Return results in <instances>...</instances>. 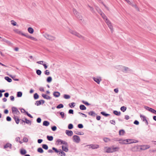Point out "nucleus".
<instances>
[{
  "instance_id": "41",
  "label": "nucleus",
  "mask_w": 156,
  "mask_h": 156,
  "mask_svg": "<svg viewBox=\"0 0 156 156\" xmlns=\"http://www.w3.org/2000/svg\"><path fill=\"white\" fill-rule=\"evenodd\" d=\"M101 113L103 115L106 116L107 117L109 115H110L109 114L106 113L105 112H101Z\"/></svg>"
},
{
  "instance_id": "33",
  "label": "nucleus",
  "mask_w": 156,
  "mask_h": 156,
  "mask_svg": "<svg viewBox=\"0 0 156 156\" xmlns=\"http://www.w3.org/2000/svg\"><path fill=\"white\" fill-rule=\"evenodd\" d=\"M5 79L8 82H11L12 81V79L8 76L5 77Z\"/></svg>"
},
{
  "instance_id": "2",
  "label": "nucleus",
  "mask_w": 156,
  "mask_h": 156,
  "mask_svg": "<svg viewBox=\"0 0 156 156\" xmlns=\"http://www.w3.org/2000/svg\"><path fill=\"white\" fill-rule=\"evenodd\" d=\"M43 36L47 39L50 41H54L55 39V37L47 33H45L43 35Z\"/></svg>"
},
{
  "instance_id": "14",
  "label": "nucleus",
  "mask_w": 156,
  "mask_h": 156,
  "mask_svg": "<svg viewBox=\"0 0 156 156\" xmlns=\"http://www.w3.org/2000/svg\"><path fill=\"white\" fill-rule=\"evenodd\" d=\"M99 13L104 20H105L106 18H107L105 14L101 11L100 10Z\"/></svg>"
},
{
  "instance_id": "20",
  "label": "nucleus",
  "mask_w": 156,
  "mask_h": 156,
  "mask_svg": "<svg viewBox=\"0 0 156 156\" xmlns=\"http://www.w3.org/2000/svg\"><path fill=\"white\" fill-rule=\"evenodd\" d=\"M93 80L98 84L100 83V81H101V79H99L98 78L96 77H94Z\"/></svg>"
},
{
  "instance_id": "8",
  "label": "nucleus",
  "mask_w": 156,
  "mask_h": 156,
  "mask_svg": "<svg viewBox=\"0 0 156 156\" xmlns=\"http://www.w3.org/2000/svg\"><path fill=\"white\" fill-rule=\"evenodd\" d=\"M139 146H136L133 147L131 148V151L134 152L138 151L139 149Z\"/></svg>"
},
{
  "instance_id": "1",
  "label": "nucleus",
  "mask_w": 156,
  "mask_h": 156,
  "mask_svg": "<svg viewBox=\"0 0 156 156\" xmlns=\"http://www.w3.org/2000/svg\"><path fill=\"white\" fill-rule=\"evenodd\" d=\"M69 33H70L73 35H74L82 39V40L85 39L84 37L83 36H82V35L75 31L69 29Z\"/></svg>"
},
{
  "instance_id": "52",
  "label": "nucleus",
  "mask_w": 156,
  "mask_h": 156,
  "mask_svg": "<svg viewBox=\"0 0 156 156\" xmlns=\"http://www.w3.org/2000/svg\"><path fill=\"white\" fill-rule=\"evenodd\" d=\"M36 73L38 75H40L41 74V71L39 69H37L36 71Z\"/></svg>"
},
{
  "instance_id": "38",
  "label": "nucleus",
  "mask_w": 156,
  "mask_h": 156,
  "mask_svg": "<svg viewBox=\"0 0 156 156\" xmlns=\"http://www.w3.org/2000/svg\"><path fill=\"white\" fill-rule=\"evenodd\" d=\"M105 21L108 25L111 24V22L107 18H106V20H105Z\"/></svg>"
},
{
  "instance_id": "58",
  "label": "nucleus",
  "mask_w": 156,
  "mask_h": 156,
  "mask_svg": "<svg viewBox=\"0 0 156 156\" xmlns=\"http://www.w3.org/2000/svg\"><path fill=\"white\" fill-rule=\"evenodd\" d=\"M78 127L80 129H81L83 128V126L82 124H79L78 125Z\"/></svg>"
},
{
  "instance_id": "51",
  "label": "nucleus",
  "mask_w": 156,
  "mask_h": 156,
  "mask_svg": "<svg viewBox=\"0 0 156 156\" xmlns=\"http://www.w3.org/2000/svg\"><path fill=\"white\" fill-rule=\"evenodd\" d=\"M42 147L45 150H47L48 148V146L47 145L45 144H44L42 145Z\"/></svg>"
},
{
  "instance_id": "61",
  "label": "nucleus",
  "mask_w": 156,
  "mask_h": 156,
  "mask_svg": "<svg viewBox=\"0 0 156 156\" xmlns=\"http://www.w3.org/2000/svg\"><path fill=\"white\" fill-rule=\"evenodd\" d=\"M41 119L40 118H38L37 119V123H40L41 122Z\"/></svg>"
},
{
  "instance_id": "27",
  "label": "nucleus",
  "mask_w": 156,
  "mask_h": 156,
  "mask_svg": "<svg viewBox=\"0 0 156 156\" xmlns=\"http://www.w3.org/2000/svg\"><path fill=\"white\" fill-rule=\"evenodd\" d=\"M28 32L30 34H33L34 32V29L31 27H29L28 29Z\"/></svg>"
},
{
  "instance_id": "4",
  "label": "nucleus",
  "mask_w": 156,
  "mask_h": 156,
  "mask_svg": "<svg viewBox=\"0 0 156 156\" xmlns=\"http://www.w3.org/2000/svg\"><path fill=\"white\" fill-rule=\"evenodd\" d=\"M12 113L14 114H15L16 115H18L20 113V112L18 110L17 108L15 107H12Z\"/></svg>"
},
{
  "instance_id": "13",
  "label": "nucleus",
  "mask_w": 156,
  "mask_h": 156,
  "mask_svg": "<svg viewBox=\"0 0 156 156\" xmlns=\"http://www.w3.org/2000/svg\"><path fill=\"white\" fill-rule=\"evenodd\" d=\"M42 96L44 99H45L47 100H50L51 99V98L50 96L45 94H42Z\"/></svg>"
},
{
  "instance_id": "18",
  "label": "nucleus",
  "mask_w": 156,
  "mask_h": 156,
  "mask_svg": "<svg viewBox=\"0 0 156 156\" xmlns=\"http://www.w3.org/2000/svg\"><path fill=\"white\" fill-rule=\"evenodd\" d=\"M1 41H2V42H6V43H7L9 45L12 44V43L10 41L6 40L5 39V38L2 39L1 40Z\"/></svg>"
},
{
  "instance_id": "21",
  "label": "nucleus",
  "mask_w": 156,
  "mask_h": 156,
  "mask_svg": "<svg viewBox=\"0 0 156 156\" xmlns=\"http://www.w3.org/2000/svg\"><path fill=\"white\" fill-rule=\"evenodd\" d=\"M12 144L10 143H8L4 146V148H6L8 147H9L10 148H11Z\"/></svg>"
},
{
  "instance_id": "49",
  "label": "nucleus",
  "mask_w": 156,
  "mask_h": 156,
  "mask_svg": "<svg viewBox=\"0 0 156 156\" xmlns=\"http://www.w3.org/2000/svg\"><path fill=\"white\" fill-rule=\"evenodd\" d=\"M140 118L142 119L143 121H145L146 120V118L145 116L142 115H140Z\"/></svg>"
},
{
  "instance_id": "40",
  "label": "nucleus",
  "mask_w": 156,
  "mask_h": 156,
  "mask_svg": "<svg viewBox=\"0 0 156 156\" xmlns=\"http://www.w3.org/2000/svg\"><path fill=\"white\" fill-rule=\"evenodd\" d=\"M75 103H74V102H72V103H70L69 105V106L71 108H72L73 107H74V106H75Z\"/></svg>"
},
{
  "instance_id": "64",
  "label": "nucleus",
  "mask_w": 156,
  "mask_h": 156,
  "mask_svg": "<svg viewBox=\"0 0 156 156\" xmlns=\"http://www.w3.org/2000/svg\"><path fill=\"white\" fill-rule=\"evenodd\" d=\"M68 113L69 114H73V109H70L68 111Z\"/></svg>"
},
{
  "instance_id": "62",
  "label": "nucleus",
  "mask_w": 156,
  "mask_h": 156,
  "mask_svg": "<svg viewBox=\"0 0 156 156\" xmlns=\"http://www.w3.org/2000/svg\"><path fill=\"white\" fill-rule=\"evenodd\" d=\"M104 140L105 142H107L110 141V139L107 138H105L104 139Z\"/></svg>"
},
{
  "instance_id": "39",
  "label": "nucleus",
  "mask_w": 156,
  "mask_h": 156,
  "mask_svg": "<svg viewBox=\"0 0 156 156\" xmlns=\"http://www.w3.org/2000/svg\"><path fill=\"white\" fill-rule=\"evenodd\" d=\"M22 93L21 92L19 91L17 92V96L18 97H20L22 96Z\"/></svg>"
},
{
  "instance_id": "11",
  "label": "nucleus",
  "mask_w": 156,
  "mask_h": 156,
  "mask_svg": "<svg viewBox=\"0 0 156 156\" xmlns=\"http://www.w3.org/2000/svg\"><path fill=\"white\" fill-rule=\"evenodd\" d=\"M73 12L74 14L76 17H78V16H79L80 14L75 9H73Z\"/></svg>"
},
{
  "instance_id": "57",
  "label": "nucleus",
  "mask_w": 156,
  "mask_h": 156,
  "mask_svg": "<svg viewBox=\"0 0 156 156\" xmlns=\"http://www.w3.org/2000/svg\"><path fill=\"white\" fill-rule=\"evenodd\" d=\"M22 36H24L26 37L30 38V36L28 35L27 34H24L23 33V34H22Z\"/></svg>"
},
{
  "instance_id": "37",
  "label": "nucleus",
  "mask_w": 156,
  "mask_h": 156,
  "mask_svg": "<svg viewBox=\"0 0 156 156\" xmlns=\"http://www.w3.org/2000/svg\"><path fill=\"white\" fill-rule=\"evenodd\" d=\"M52 80V78L51 76L48 77L47 79V81L48 83L51 82Z\"/></svg>"
},
{
  "instance_id": "47",
  "label": "nucleus",
  "mask_w": 156,
  "mask_h": 156,
  "mask_svg": "<svg viewBox=\"0 0 156 156\" xmlns=\"http://www.w3.org/2000/svg\"><path fill=\"white\" fill-rule=\"evenodd\" d=\"M52 150H54L56 153H58L59 152L60 149L57 150L56 148L54 147L52 148Z\"/></svg>"
},
{
  "instance_id": "15",
  "label": "nucleus",
  "mask_w": 156,
  "mask_h": 156,
  "mask_svg": "<svg viewBox=\"0 0 156 156\" xmlns=\"http://www.w3.org/2000/svg\"><path fill=\"white\" fill-rule=\"evenodd\" d=\"M13 119L15 120L17 124H18L19 122V121L20 120L18 118V116H16L15 115H14L13 117Z\"/></svg>"
},
{
  "instance_id": "19",
  "label": "nucleus",
  "mask_w": 156,
  "mask_h": 156,
  "mask_svg": "<svg viewBox=\"0 0 156 156\" xmlns=\"http://www.w3.org/2000/svg\"><path fill=\"white\" fill-rule=\"evenodd\" d=\"M88 114L89 115L95 117L96 115V114L95 112L93 111H91L88 112Z\"/></svg>"
},
{
  "instance_id": "42",
  "label": "nucleus",
  "mask_w": 156,
  "mask_h": 156,
  "mask_svg": "<svg viewBox=\"0 0 156 156\" xmlns=\"http://www.w3.org/2000/svg\"><path fill=\"white\" fill-rule=\"evenodd\" d=\"M108 26L109 27V28L110 29L111 31L112 32V33L113 31V26H112V24H109V25H108Z\"/></svg>"
},
{
  "instance_id": "29",
  "label": "nucleus",
  "mask_w": 156,
  "mask_h": 156,
  "mask_svg": "<svg viewBox=\"0 0 156 156\" xmlns=\"http://www.w3.org/2000/svg\"><path fill=\"white\" fill-rule=\"evenodd\" d=\"M77 18L79 20H80L81 22L83 23L84 20L83 19V17L80 14L79 15V16Z\"/></svg>"
},
{
  "instance_id": "12",
  "label": "nucleus",
  "mask_w": 156,
  "mask_h": 156,
  "mask_svg": "<svg viewBox=\"0 0 156 156\" xmlns=\"http://www.w3.org/2000/svg\"><path fill=\"white\" fill-rule=\"evenodd\" d=\"M132 71V70L130 69L129 68L127 67H126L124 66L123 67L122 69V71L127 72V71Z\"/></svg>"
},
{
  "instance_id": "25",
  "label": "nucleus",
  "mask_w": 156,
  "mask_h": 156,
  "mask_svg": "<svg viewBox=\"0 0 156 156\" xmlns=\"http://www.w3.org/2000/svg\"><path fill=\"white\" fill-rule=\"evenodd\" d=\"M62 149L63 151L66 152H68L69 151L67 147L63 146H62Z\"/></svg>"
},
{
  "instance_id": "56",
  "label": "nucleus",
  "mask_w": 156,
  "mask_h": 156,
  "mask_svg": "<svg viewBox=\"0 0 156 156\" xmlns=\"http://www.w3.org/2000/svg\"><path fill=\"white\" fill-rule=\"evenodd\" d=\"M51 129L53 131H55L56 130L57 127L55 126H54L51 127Z\"/></svg>"
},
{
  "instance_id": "35",
  "label": "nucleus",
  "mask_w": 156,
  "mask_h": 156,
  "mask_svg": "<svg viewBox=\"0 0 156 156\" xmlns=\"http://www.w3.org/2000/svg\"><path fill=\"white\" fill-rule=\"evenodd\" d=\"M20 153L21 154H22V155H24V154H25L27 152H26V151L25 150L23 149V150H21Z\"/></svg>"
},
{
  "instance_id": "22",
  "label": "nucleus",
  "mask_w": 156,
  "mask_h": 156,
  "mask_svg": "<svg viewBox=\"0 0 156 156\" xmlns=\"http://www.w3.org/2000/svg\"><path fill=\"white\" fill-rule=\"evenodd\" d=\"M14 32L15 33H17L20 34H21L22 35V34H23V33L21 31H20V30H19L18 29H15L14 30Z\"/></svg>"
},
{
  "instance_id": "26",
  "label": "nucleus",
  "mask_w": 156,
  "mask_h": 156,
  "mask_svg": "<svg viewBox=\"0 0 156 156\" xmlns=\"http://www.w3.org/2000/svg\"><path fill=\"white\" fill-rule=\"evenodd\" d=\"M112 150V152L117 151L119 149V148L118 147H111Z\"/></svg>"
},
{
  "instance_id": "46",
  "label": "nucleus",
  "mask_w": 156,
  "mask_h": 156,
  "mask_svg": "<svg viewBox=\"0 0 156 156\" xmlns=\"http://www.w3.org/2000/svg\"><path fill=\"white\" fill-rule=\"evenodd\" d=\"M126 108L124 106H122L120 108V110H121V111L123 112H124L126 110Z\"/></svg>"
},
{
  "instance_id": "16",
  "label": "nucleus",
  "mask_w": 156,
  "mask_h": 156,
  "mask_svg": "<svg viewBox=\"0 0 156 156\" xmlns=\"http://www.w3.org/2000/svg\"><path fill=\"white\" fill-rule=\"evenodd\" d=\"M92 149H94L99 148V146L97 144H91Z\"/></svg>"
},
{
  "instance_id": "55",
  "label": "nucleus",
  "mask_w": 156,
  "mask_h": 156,
  "mask_svg": "<svg viewBox=\"0 0 156 156\" xmlns=\"http://www.w3.org/2000/svg\"><path fill=\"white\" fill-rule=\"evenodd\" d=\"M59 114L61 116V117L62 118H63L64 117L65 114L63 112H59Z\"/></svg>"
},
{
  "instance_id": "6",
  "label": "nucleus",
  "mask_w": 156,
  "mask_h": 156,
  "mask_svg": "<svg viewBox=\"0 0 156 156\" xmlns=\"http://www.w3.org/2000/svg\"><path fill=\"white\" fill-rule=\"evenodd\" d=\"M140 146L141 147L140 149L143 150H144L148 149L150 147L149 145H143Z\"/></svg>"
},
{
  "instance_id": "31",
  "label": "nucleus",
  "mask_w": 156,
  "mask_h": 156,
  "mask_svg": "<svg viewBox=\"0 0 156 156\" xmlns=\"http://www.w3.org/2000/svg\"><path fill=\"white\" fill-rule=\"evenodd\" d=\"M113 113L115 115L118 116L120 115L121 114V112H118L117 111H113Z\"/></svg>"
},
{
  "instance_id": "34",
  "label": "nucleus",
  "mask_w": 156,
  "mask_h": 156,
  "mask_svg": "<svg viewBox=\"0 0 156 156\" xmlns=\"http://www.w3.org/2000/svg\"><path fill=\"white\" fill-rule=\"evenodd\" d=\"M59 153L58 154H60L61 153V156H66V154L65 153L62 151L61 149H60L59 152Z\"/></svg>"
},
{
  "instance_id": "32",
  "label": "nucleus",
  "mask_w": 156,
  "mask_h": 156,
  "mask_svg": "<svg viewBox=\"0 0 156 156\" xmlns=\"http://www.w3.org/2000/svg\"><path fill=\"white\" fill-rule=\"evenodd\" d=\"M63 98L65 99H69L70 98V96L69 95L65 94L63 95Z\"/></svg>"
},
{
  "instance_id": "48",
  "label": "nucleus",
  "mask_w": 156,
  "mask_h": 156,
  "mask_svg": "<svg viewBox=\"0 0 156 156\" xmlns=\"http://www.w3.org/2000/svg\"><path fill=\"white\" fill-rule=\"evenodd\" d=\"M37 151L40 153H42L44 152L43 149L41 147H39L37 149Z\"/></svg>"
},
{
  "instance_id": "10",
  "label": "nucleus",
  "mask_w": 156,
  "mask_h": 156,
  "mask_svg": "<svg viewBox=\"0 0 156 156\" xmlns=\"http://www.w3.org/2000/svg\"><path fill=\"white\" fill-rule=\"evenodd\" d=\"M118 141L119 143L121 144H127V141H126V140H119Z\"/></svg>"
},
{
  "instance_id": "59",
  "label": "nucleus",
  "mask_w": 156,
  "mask_h": 156,
  "mask_svg": "<svg viewBox=\"0 0 156 156\" xmlns=\"http://www.w3.org/2000/svg\"><path fill=\"white\" fill-rule=\"evenodd\" d=\"M44 73L46 75L48 76L50 74V72L48 70H47L44 72Z\"/></svg>"
},
{
  "instance_id": "36",
  "label": "nucleus",
  "mask_w": 156,
  "mask_h": 156,
  "mask_svg": "<svg viewBox=\"0 0 156 156\" xmlns=\"http://www.w3.org/2000/svg\"><path fill=\"white\" fill-rule=\"evenodd\" d=\"M16 140L17 142H19L21 144L23 143V142L20 140V138L19 137H16Z\"/></svg>"
},
{
  "instance_id": "24",
  "label": "nucleus",
  "mask_w": 156,
  "mask_h": 156,
  "mask_svg": "<svg viewBox=\"0 0 156 156\" xmlns=\"http://www.w3.org/2000/svg\"><path fill=\"white\" fill-rule=\"evenodd\" d=\"M50 124V123L48 121H44L43 122V126H48Z\"/></svg>"
},
{
  "instance_id": "63",
  "label": "nucleus",
  "mask_w": 156,
  "mask_h": 156,
  "mask_svg": "<svg viewBox=\"0 0 156 156\" xmlns=\"http://www.w3.org/2000/svg\"><path fill=\"white\" fill-rule=\"evenodd\" d=\"M11 24L13 26H16V23L13 20H12L11 21Z\"/></svg>"
},
{
  "instance_id": "45",
  "label": "nucleus",
  "mask_w": 156,
  "mask_h": 156,
  "mask_svg": "<svg viewBox=\"0 0 156 156\" xmlns=\"http://www.w3.org/2000/svg\"><path fill=\"white\" fill-rule=\"evenodd\" d=\"M63 107L64 106L63 104H60L56 107V108L58 109H59L63 108Z\"/></svg>"
},
{
  "instance_id": "23",
  "label": "nucleus",
  "mask_w": 156,
  "mask_h": 156,
  "mask_svg": "<svg viewBox=\"0 0 156 156\" xmlns=\"http://www.w3.org/2000/svg\"><path fill=\"white\" fill-rule=\"evenodd\" d=\"M80 108L81 110H84L86 109V108L84 105H81L80 106Z\"/></svg>"
},
{
  "instance_id": "7",
  "label": "nucleus",
  "mask_w": 156,
  "mask_h": 156,
  "mask_svg": "<svg viewBox=\"0 0 156 156\" xmlns=\"http://www.w3.org/2000/svg\"><path fill=\"white\" fill-rule=\"evenodd\" d=\"M45 101L44 100H40L39 101H36L35 103V105H36L37 106L41 105V104H43L44 103Z\"/></svg>"
},
{
  "instance_id": "43",
  "label": "nucleus",
  "mask_w": 156,
  "mask_h": 156,
  "mask_svg": "<svg viewBox=\"0 0 156 156\" xmlns=\"http://www.w3.org/2000/svg\"><path fill=\"white\" fill-rule=\"evenodd\" d=\"M133 140L132 139H126V141H127V144L133 143Z\"/></svg>"
},
{
  "instance_id": "30",
  "label": "nucleus",
  "mask_w": 156,
  "mask_h": 156,
  "mask_svg": "<svg viewBox=\"0 0 156 156\" xmlns=\"http://www.w3.org/2000/svg\"><path fill=\"white\" fill-rule=\"evenodd\" d=\"M125 133V131L123 129L120 130L119 131V135H123Z\"/></svg>"
},
{
  "instance_id": "17",
  "label": "nucleus",
  "mask_w": 156,
  "mask_h": 156,
  "mask_svg": "<svg viewBox=\"0 0 156 156\" xmlns=\"http://www.w3.org/2000/svg\"><path fill=\"white\" fill-rule=\"evenodd\" d=\"M53 95L55 97H58L60 96V94L58 92L55 91L54 92Z\"/></svg>"
},
{
  "instance_id": "50",
  "label": "nucleus",
  "mask_w": 156,
  "mask_h": 156,
  "mask_svg": "<svg viewBox=\"0 0 156 156\" xmlns=\"http://www.w3.org/2000/svg\"><path fill=\"white\" fill-rule=\"evenodd\" d=\"M82 102L83 103L85 104V105L87 106H89L90 105V104L89 103L85 101H84L83 100L82 101Z\"/></svg>"
},
{
  "instance_id": "44",
  "label": "nucleus",
  "mask_w": 156,
  "mask_h": 156,
  "mask_svg": "<svg viewBox=\"0 0 156 156\" xmlns=\"http://www.w3.org/2000/svg\"><path fill=\"white\" fill-rule=\"evenodd\" d=\"M34 97L35 99H37L39 98V95L37 93H36L34 94Z\"/></svg>"
},
{
  "instance_id": "9",
  "label": "nucleus",
  "mask_w": 156,
  "mask_h": 156,
  "mask_svg": "<svg viewBox=\"0 0 156 156\" xmlns=\"http://www.w3.org/2000/svg\"><path fill=\"white\" fill-rule=\"evenodd\" d=\"M66 133L69 136H71L73 134V132L71 130H66Z\"/></svg>"
},
{
  "instance_id": "3",
  "label": "nucleus",
  "mask_w": 156,
  "mask_h": 156,
  "mask_svg": "<svg viewBox=\"0 0 156 156\" xmlns=\"http://www.w3.org/2000/svg\"><path fill=\"white\" fill-rule=\"evenodd\" d=\"M73 141L76 143H79L80 141V139L79 136L74 135L73 136Z\"/></svg>"
},
{
  "instance_id": "53",
  "label": "nucleus",
  "mask_w": 156,
  "mask_h": 156,
  "mask_svg": "<svg viewBox=\"0 0 156 156\" xmlns=\"http://www.w3.org/2000/svg\"><path fill=\"white\" fill-rule=\"evenodd\" d=\"M25 122L27 124H29V123H30L31 124V121H30V120H28L27 119V118H25Z\"/></svg>"
},
{
  "instance_id": "60",
  "label": "nucleus",
  "mask_w": 156,
  "mask_h": 156,
  "mask_svg": "<svg viewBox=\"0 0 156 156\" xmlns=\"http://www.w3.org/2000/svg\"><path fill=\"white\" fill-rule=\"evenodd\" d=\"M6 120L8 121H10L11 120V118L9 116H7L6 118Z\"/></svg>"
},
{
  "instance_id": "28",
  "label": "nucleus",
  "mask_w": 156,
  "mask_h": 156,
  "mask_svg": "<svg viewBox=\"0 0 156 156\" xmlns=\"http://www.w3.org/2000/svg\"><path fill=\"white\" fill-rule=\"evenodd\" d=\"M47 139L50 141H52L53 139V136H47Z\"/></svg>"
},
{
  "instance_id": "54",
  "label": "nucleus",
  "mask_w": 156,
  "mask_h": 156,
  "mask_svg": "<svg viewBox=\"0 0 156 156\" xmlns=\"http://www.w3.org/2000/svg\"><path fill=\"white\" fill-rule=\"evenodd\" d=\"M73 126L72 124H69L68 126V128L69 129H71L73 128Z\"/></svg>"
},
{
  "instance_id": "5",
  "label": "nucleus",
  "mask_w": 156,
  "mask_h": 156,
  "mask_svg": "<svg viewBox=\"0 0 156 156\" xmlns=\"http://www.w3.org/2000/svg\"><path fill=\"white\" fill-rule=\"evenodd\" d=\"M104 152L105 153H112L111 147H104Z\"/></svg>"
}]
</instances>
